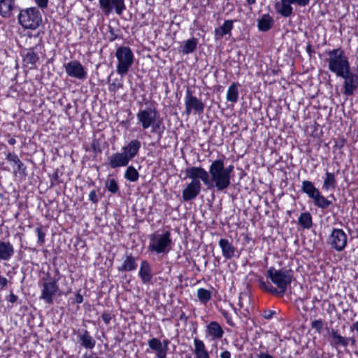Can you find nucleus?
Instances as JSON below:
<instances>
[{"label": "nucleus", "mask_w": 358, "mask_h": 358, "mask_svg": "<svg viewBox=\"0 0 358 358\" xmlns=\"http://www.w3.org/2000/svg\"><path fill=\"white\" fill-rule=\"evenodd\" d=\"M234 169L233 165L226 167L224 159H217L210 164L208 171L201 166L195 168L196 174L194 176L199 177L208 189H215L222 192L230 186Z\"/></svg>", "instance_id": "nucleus-1"}, {"label": "nucleus", "mask_w": 358, "mask_h": 358, "mask_svg": "<svg viewBox=\"0 0 358 358\" xmlns=\"http://www.w3.org/2000/svg\"><path fill=\"white\" fill-rule=\"evenodd\" d=\"M267 276L271 282L277 286L273 287L269 283L264 282H261V287L272 294H278L280 296L284 295L287 291V287L291 284L292 275L290 271L286 269L278 270L273 267H271L267 270Z\"/></svg>", "instance_id": "nucleus-2"}, {"label": "nucleus", "mask_w": 358, "mask_h": 358, "mask_svg": "<svg viewBox=\"0 0 358 358\" xmlns=\"http://www.w3.org/2000/svg\"><path fill=\"white\" fill-rule=\"evenodd\" d=\"M141 143L138 139L131 140L122 148L121 152H115L108 159V164L112 169L127 166L129 162L138 155Z\"/></svg>", "instance_id": "nucleus-3"}, {"label": "nucleus", "mask_w": 358, "mask_h": 358, "mask_svg": "<svg viewBox=\"0 0 358 358\" xmlns=\"http://www.w3.org/2000/svg\"><path fill=\"white\" fill-rule=\"evenodd\" d=\"M138 124L144 130L150 128L152 133L162 134L165 127L163 119L155 108L141 109L136 113Z\"/></svg>", "instance_id": "nucleus-4"}, {"label": "nucleus", "mask_w": 358, "mask_h": 358, "mask_svg": "<svg viewBox=\"0 0 358 358\" xmlns=\"http://www.w3.org/2000/svg\"><path fill=\"white\" fill-rule=\"evenodd\" d=\"M327 55L328 69L337 76H342L343 72L350 70L348 57L341 48L329 50Z\"/></svg>", "instance_id": "nucleus-5"}, {"label": "nucleus", "mask_w": 358, "mask_h": 358, "mask_svg": "<svg viewBox=\"0 0 358 358\" xmlns=\"http://www.w3.org/2000/svg\"><path fill=\"white\" fill-rule=\"evenodd\" d=\"M171 234L169 231H155L150 236L148 250L156 254H167L171 249Z\"/></svg>", "instance_id": "nucleus-6"}, {"label": "nucleus", "mask_w": 358, "mask_h": 358, "mask_svg": "<svg viewBox=\"0 0 358 358\" xmlns=\"http://www.w3.org/2000/svg\"><path fill=\"white\" fill-rule=\"evenodd\" d=\"M117 59L116 72L121 77L125 76L134 62V55L129 47L120 46L115 52Z\"/></svg>", "instance_id": "nucleus-7"}, {"label": "nucleus", "mask_w": 358, "mask_h": 358, "mask_svg": "<svg viewBox=\"0 0 358 358\" xmlns=\"http://www.w3.org/2000/svg\"><path fill=\"white\" fill-rule=\"evenodd\" d=\"M18 22L24 28L35 29L39 27L41 21V14L38 8L30 7L22 9L18 15Z\"/></svg>", "instance_id": "nucleus-8"}, {"label": "nucleus", "mask_w": 358, "mask_h": 358, "mask_svg": "<svg viewBox=\"0 0 358 358\" xmlns=\"http://www.w3.org/2000/svg\"><path fill=\"white\" fill-rule=\"evenodd\" d=\"M195 168H200V166H191L185 169V178L192 179V181L187 185L186 187L182 191V199L185 201L194 199L199 195L201 189L199 177H194V176L196 174L194 170Z\"/></svg>", "instance_id": "nucleus-9"}, {"label": "nucleus", "mask_w": 358, "mask_h": 358, "mask_svg": "<svg viewBox=\"0 0 358 358\" xmlns=\"http://www.w3.org/2000/svg\"><path fill=\"white\" fill-rule=\"evenodd\" d=\"M301 189L309 198L313 200L315 206L322 209H326L331 204V201L325 198L312 182L308 180L303 181Z\"/></svg>", "instance_id": "nucleus-10"}, {"label": "nucleus", "mask_w": 358, "mask_h": 358, "mask_svg": "<svg viewBox=\"0 0 358 358\" xmlns=\"http://www.w3.org/2000/svg\"><path fill=\"white\" fill-rule=\"evenodd\" d=\"M42 289L41 299H43L46 303L50 304L53 301V297L59 292L57 280L48 275L41 280Z\"/></svg>", "instance_id": "nucleus-11"}, {"label": "nucleus", "mask_w": 358, "mask_h": 358, "mask_svg": "<svg viewBox=\"0 0 358 358\" xmlns=\"http://www.w3.org/2000/svg\"><path fill=\"white\" fill-rule=\"evenodd\" d=\"M327 243L337 252L343 251L348 243V236L341 229H333L327 240Z\"/></svg>", "instance_id": "nucleus-12"}, {"label": "nucleus", "mask_w": 358, "mask_h": 358, "mask_svg": "<svg viewBox=\"0 0 358 358\" xmlns=\"http://www.w3.org/2000/svg\"><path fill=\"white\" fill-rule=\"evenodd\" d=\"M99 7L102 12L108 15L113 10L120 15L126 10L124 0H99Z\"/></svg>", "instance_id": "nucleus-13"}, {"label": "nucleus", "mask_w": 358, "mask_h": 358, "mask_svg": "<svg viewBox=\"0 0 358 358\" xmlns=\"http://www.w3.org/2000/svg\"><path fill=\"white\" fill-rule=\"evenodd\" d=\"M344 79L343 93L346 96L352 95L358 87V66L357 73H352L350 70L343 72L342 76H338Z\"/></svg>", "instance_id": "nucleus-14"}, {"label": "nucleus", "mask_w": 358, "mask_h": 358, "mask_svg": "<svg viewBox=\"0 0 358 358\" xmlns=\"http://www.w3.org/2000/svg\"><path fill=\"white\" fill-rule=\"evenodd\" d=\"M66 74L78 80H85L87 73L84 66L77 60L71 61L64 65Z\"/></svg>", "instance_id": "nucleus-15"}, {"label": "nucleus", "mask_w": 358, "mask_h": 358, "mask_svg": "<svg viewBox=\"0 0 358 358\" xmlns=\"http://www.w3.org/2000/svg\"><path fill=\"white\" fill-rule=\"evenodd\" d=\"M185 113L189 115L192 111L201 113L204 109V103L195 96H193L189 90L186 92L185 98Z\"/></svg>", "instance_id": "nucleus-16"}, {"label": "nucleus", "mask_w": 358, "mask_h": 358, "mask_svg": "<svg viewBox=\"0 0 358 358\" xmlns=\"http://www.w3.org/2000/svg\"><path fill=\"white\" fill-rule=\"evenodd\" d=\"M205 335L209 341H217L223 337L224 330L218 322L212 321L206 326Z\"/></svg>", "instance_id": "nucleus-17"}, {"label": "nucleus", "mask_w": 358, "mask_h": 358, "mask_svg": "<svg viewBox=\"0 0 358 358\" xmlns=\"http://www.w3.org/2000/svg\"><path fill=\"white\" fill-rule=\"evenodd\" d=\"M292 0H280L275 3V9L278 14L284 17H288L292 15L293 13V8L292 5L293 2Z\"/></svg>", "instance_id": "nucleus-18"}, {"label": "nucleus", "mask_w": 358, "mask_h": 358, "mask_svg": "<svg viewBox=\"0 0 358 358\" xmlns=\"http://www.w3.org/2000/svg\"><path fill=\"white\" fill-rule=\"evenodd\" d=\"M193 354L194 358H210L204 342L198 337L194 338Z\"/></svg>", "instance_id": "nucleus-19"}, {"label": "nucleus", "mask_w": 358, "mask_h": 358, "mask_svg": "<svg viewBox=\"0 0 358 358\" xmlns=\"http://www.w3.org/2000/svg\"><path fill=\"white\" fill-rule=\"evenodd\" d=\"M22 57L23 63L30 69L34 68L39 59V57L34 48H29L22 51Z\"/></svg>", "instance_id": "nucleus-20"}, {"label": "nucleus", "mask_w": 358, "mask_h": 358, "mask_svg": "<svg viewBox=\"0 0 358 358\" xmlns=\"http://www.w3.org/2000/svg\"><path fill=\"white\" fill-rule=\"evenodd\" d=\"M219 246L222 250V254L225 259H230L236 256V248L232 243L226 238H221L219 241Z\"/></svg>", "instance_id": "nucleus-21"}, {"label": "nucleus", "mask_w": 358, "mask_h": 358, "mask_svg": "<svg viewBox=\"0 0 358 358\" xmlns=\"http://www.w3.org/2000/svg\"><path fill=\"white\" fill-rule=\"evenodd\" d=\"M148 344L149 348L156 353L157 358H166V347L162 346V343L159 339L152 338L148 341Z\"/></svg>", "instance_id": "nucleus-22"}, {"label": "nucleus", "mask_w": 358, "mask_h": 358, "mask_svg": "<svg viewBox=\"0 0 358 358\" xmlns=\"http://www.w3.org/2000/svg\"><path fill=\"white\" fill-rule=\"evenodd\" d=\"M234 28V21L231 20H225L223 24L215 29V39L219 41L225 35H231V30Z\"/></svg>", "instance_id": "nucleus-23"}, {"label": "nucleus", "mask_w": 358, "mask_h": 358, "mask_svg": "<svg viewBox=\"0 0 358 358\" xmlns=\"http://www.w3.org/2000/svg\"><path fill=\"white\" fill-rule=\"evenodd\" d=\"M13 245L8 241H0V259L9 260L14 255Z\"/></svg>", "instance_id": "nucleus-24"}, {"label": "nucleus", "mask_w": 358, "mask_h": 358, "mask_svg": "<svg viewBox=\"0 0 358 358\" xmlns=\"http://www.w3.org/2000/svg\"><path fill=\"white\" fill-rule=\"evenodd\" d=\"M274 24V20L269 14H264L257 21V27L259 31L266 32L269 31Z\"/></svg>", "instance_id": "nucleus-25"}, {"label": "nucleus", "mask_w": 358, "mask_h": 358, "mask_svg": "<svg viewBox=\"0 0 358 358\" xmlns=\"http://www.w3.org/2000/svg\"><path fill=\"white\" fill-rule=\"evenodd\" d=\"M138 275L143 283L150 282L152 278L150 264L143 260L141 263Z\"/></svg>", "instance_id": "nucleus-26"}, {"label": "nucleus", "mask_w": 358, "mask_h": 358, "mask_svg": "<svg viewBox=\"0 0 358 358\" xmlns=\"http://www.w3.org/2000/svg\"><path fill=\"white\" fill-rule=\"evenodd\" d=\"M15 8L14 0H0V15L8 18L12 15Z\"/></svg>", "instance_id": "nucleus-27"}, {"label": "nucleus", "mask_w": 358, "mask_h": 358, "mask_svg": "<svg viewBox=\"0 0 358 358\" xmlns=\"http://www.w3.org/2000/svg\"><path fill=\"white\" fill-rule=\"evenodd\" d=\"M137 268L136 258L133 257L131 254L127 255L122 265L118 267V271L121 272L132 271Z\"/></svg>", "instance_id": "nucleus-28"}, {"label": "nucleus", "mask_w": 358, "mask_h": 358, "mask_svg": "<svg viewBox=\"0 0 358 358\" xmlns=\"http://www.w3.org/2000/svg\"><path fill=\"white\" fill-rule=\"evenodd\" d=\"M79 340L82 346L87 349H93L96 345L95 339L90 334L87 330L83 331L82 334L78 335Z\"/></svg>", "instance_id": "nucleus-29"}, {"label": "nucleus", "mask_w": 358, "mask_h": 358, "mask_svg": "<svg viewBox=\"0 0 358 358\" xmlns=\"http://www.w3.org/2000/svg\"><path fill=\"white\" fill-rule=\"evenodd\" d=\"M238 83H233L228 88L227 92V100L231 103L237 102L238 99Z\"/></svg>", "instance_id": "nucleus-30"}, {"label": "nucleus", "mask_w": 358, "mask_h": 358, "mask_svg": "<svg viewBox=\"0 0 358 358\" xmlns=\"http://www.w3.org/2000/svg\"><path fill=\"white\" fill-rule=\"evenodd\" d=\"M330 336L332 339V345L347 347L349 345V339L340 335L337 331L331 330Z\"/></svg>", "instance_id": "nucleus-31"}, {"label": "nucleus", "mask_w": 358, "mask_h": 358, "mask_svg": "<svg viewBox=\"0 0 358 358\" xmlns=\"http://www.w3.org/2000/svg\"><path fill=\"white\" fill-rule=\"evenodd\" d=\"M336 186V180L335 175L333 173L329 171L325 172V177L322 185V189L324 190H329L334 189Z\"/></svg>", "instance_id": "nucleus-32"}, {"label": "nucleus", "mask_w": 358, "mask_h": 358, "mask_svg": "<svg viewBox=\"0 0 358 358\" xmlns=\"http://www.w3.org/2000/svg\"><path fill=\"white\" fill-rule=\"evenodd\" d=\"M197 46V40L195 38L188 39L183 43L181 52L183 54H190L193 52Z\"/></svg>", "instance_id": "nucleus-33"}, {"label": "nucleus", "mask_w": 358, "mask_h": 358, "mask_svg": "<svg viewBox=\"0 0 358 358\" xmlns=\"http://www.w3.org/2000/svg\"><path fill=\"white\" fill-rule=\"evenodd\" d=\"M299 224L304 229H310L313 224L312 216L310 213H302L298 220Z\"/></svg>", "instance_id": "nucleus-34"}, {"label": "nucleus", "mask_w": 358, "mask_h": 358, "mask_svg": "<svg viewBox=\"0 0 358 358\" xmlns=\"http://www.w3.org/2000/svg\"><path fill=\"white\" fill-rule=\"evenodd\" d=\"M196 296L199 301L203 304H206L212 297L211 292L204 288L197 289Z\"/></svg>", "instance_id": "nucleus-35"}, {"label": "nucleus", "mask_w": 358, "mask_h": 358, "mask_svg": "<svg viewBox=\"0 0 358 358\" xmlns=\"http://www.w3.org/2000/svg\"><path fill=\"white\" fill-rule=\"evenodd\" d=\"M124 178L131 182H136L139 178V173L135 167L129 166L125 171Z\"/></svg>", "instance_id": "nucleus-36"}, {"label": "nucleus", "mask_w": 358, "mask_h": 358, "mask_svg": "<svg viewBox=\"0 0 358 358\" xmlns=\"http://www.w3.org/2000/svg\"><path fill=\"white\" fill-rule=\"evenodd\" d=\"M35 231L38 236L37 243L41 246L43 245L45 241V237L46 236V230L43 228V227L40 226L36 227Z\"/></svg>", "instance_id": "nucleus-37"}, {"label": "nucleus", "mask_w": 358, "mask_h": 358, "mask_svg": "<svg viewBox=\"0 0 358 358\" xmlns=\"http://www.w3.org/2000/svg\"><path fill=\"white\" fill-rule=\"evenodd\" d=\"M106 187L111 193H116L119 190V187L114 179L109 180L106 184Z\"/></svg>", "instance_id": "nucleus-38"}, {"label": "nucleus", "mask_w": 358, "mask_h": 358, "mask_svg": "<svg viewBox=\"0 0 358 358\" xmlns=\"http://www.w3.org/2000/svg\"><path fill=\"white\" fill-rule=\"evenodd\" d=\"M123 86L122 82L118 81L117 79H115L112 83H109L108 90L110 92H115L117 90L122 88Z\"/></svg>", "instance_id": "nucleus-39"}, {"label": "nucleus", "mask_w": 358, "mask_h": 358, "mask_svg": "<svg viewBox=\"0 0 358 358\" xmlns=\"http://www.w3.org/2000/svg\"><path fill=\"white\" fill-rule=\"evenodd\" d=\"M311 327L315 329L318 333H321L323 329V322L321 320H315L312 322Z\"/></svg>", "instance_id": "nucleus-40"}, {"label": "nucleus", "mask_w": 358, "mask_h": 358, "mask_svg": "<svg viewBox=\"0 0 358 358\" xmlns=\"http://www.w3.org/2000/svg\"><path fill=\"white\" fill-rule=\"evenodd\" d=\"M222 315L225 318L227 323L229 326H231L232 327H234L235 326V323L233 321L232 315L230 313L224 310V311H222Z\"/></svg>", "instance_id": "nucleus-41"}, {"label": "nucleus", "mask_w": 358, "mask_h": 358, "mask_svg": "<svg viewBox=\"0 0 358 358\" xmlns=\"http://www.w3.org/2000/svg\"><path fill=\"white\" fill-rule=\"evenodd\" d=\"M6 159L10 162H13L15 164L20 162V159L15 153H8L6 156Z\"/></svg>", "instance_id": "nucleus-42"}, {"label": "nucleus", "mask_w": 358, "mask_h": 358, "mask_svg": "<svg viewBox=\"0 0 358 358\" xmlns=\"http://www.w3.org/2000/svg\"><path fill=\"white\" fill-rule=\"evenodd\" d=\"M345 142L346 140L344 138L336 140L335 141L334 148L338 150H341L344 147Z\"/></svg>", "instance_id": "nucleus-43"}, {"label": "nucleus", "mask_w": 358, "mask_h": 358, "mask_svg": "<svg viewBox=\"0 0 358 358\" xmlns=\"http://www.w3.org/2000/svg\"><path fill=\"white\" fill-rule=\"evenodd\" d=\"M36 4L42 10L47 8L48 0H34Z\"/></svg>", "instance_id": "nucleus-44"}, {"label": "nucleus", "mask_w": 358, "mask_h": 358, "mask_svg": "<svg viewBox=\"0 0 358 358\" xmlns=\"http://www.w3.org/2000/svg\"><path fill=\"white\" fill-rule=\"evenodd\" d=\"M244 300L250 301L249 296L245 294H241L238 298V306L240 308H244Z\"/></svg>", "instance_id": "nucleus-45"}, {"label": "nucleus", "mask_w": 358, "mask_h": 358, "mask_svg": "<svg viewBox=\"0 0 358 358\" xmlns=\"http://www.w3.org/2000/svg\"><path fill=\"white\" fill-rule=\"evenodd\" d=\"M293 4L297 5L300 7H305L308 6L310 0H292Z\"/></svg>", "instance_id": "nucleus-46"}, {"label": "nucleus", "mask_w": 358, "mask_h": 358, "mask_svg": "<svg viewBox=\"0 0 358 358\" xmlns=\"http://www.w3.org/2000/svg\"><path fill=\"white\" fill-rule=\"evenodd\" d=\"M275 314V311L271 310H266L263 312V317L266 320H270L273 317V315Z\"/></svg>", "instance_id": "nucleus-47"}, {"label": "nucleus", "mask_w": 358, "mask_h": 358, "mask_svg": "<svg viewBox=\"0 0 358 358\" xmlns=\"http://www.w3.org/2000/svg\"><path fill=\"white\" fill-rule=\"evenodd\" d=\"M101 317L106 324H109L112 319L111 315L108 313H103Z\"/></svg>", "instance_id": "nucleus-48"}, {"label": "nucleus", "mask_w": 358, "mask_h": 358, "mask_svg": "<svg viewBox=\"0 0 358 358\" xmlns=\"http://www.w3.org/2000/svg\"><path fill=\"white\" fill-rule=\"evenodd\" d=\"M89 199L94 203H97L98 201V199H97V195H96V193L95 192V190H92L90 192V194H89Z\"/></svg>", "instance_id": "nucleus-49"}, {"label": "nucleus", "mask_w": 358, "mask_h": 358, "mask_svg": "<svg viewBox=\"0 0 358 358\" xmlns=\"http://www.w3.org/2000/svg\"><path fill=\"white\" fill-rule=\"evenodd\" d=\"M8 280L5 277L0 276V287L3 289L7 285Z\"/></svg>", "instance_id": "nucleus-50"}, {"label": "nucleus", "mask_w": 358, "mask_h": 358, "mask_svg": "<svg viewBox=\"0 0 358 358\" xmlns=\"http://www.w3.org/2000/svg\"><path fill=\"white\" fill-rule=\"evenodd\" d=\"M17 300V296L16 295H15L13 293H10V294L9 295V297H8V301L12 303H14L16 302Z\"/></svg>", "instance_id": "nucleus-51"}, {"label": "nucleus", "mask_w": 358, "mask_h": 358, "mask_svg": "<svg viewBox=\"0 0 358 358\" xmlns=\"http://www.w3.org/2000/svg\"><path fill=\"white\" fill-rule=\"evenodd\" d=\"M257 358H274V357L268 353L261 352L257 355Z\"/></svg>", "instance_id": "nucleus-52"}, {"label": "nucleus", "mask_w": 358, "mask_h": 358, "mask_svg": "<svg viewBox=\"0 0 358 358\" xmlns=\"http://www.w3.org/2000/svg\"><path fill=\"white\" fill-rule=\"evenodd\" d=\"M350 329L352 331H356V333L358 334V320L352 323V324L350 327Z\"/></svg>", "instance_id": "nucleus-53"}, {"label": "nucleus", "mask_w": 358, "mask_h": 358, "mask_svg": "<svg viewBox=\"0 0 358 358\" xmlns=\"http://www.w3.org/2000/svg\"><path fill=\"white\" fill-rule=\"evenodd\" d=\"M220 358H231V353L228 350H224L220 354Z\"/></svg>", "instance_id": "nucleus-54"}, {"label": "nucleus", "mask_w": 358, "mask_h": 358, "mask_svg": "<svg viewBox=\"0 0 358 358\" xmlns=\"http://www.w3.org/2000/svg\"><path fill=\"white\" fill-rule=\"evenodd\" d=\"M75 299L77 303H81L83 301V297L79 293L76 294Z\"/></svg>", "instance_id": "nucleus-55"}, {"label": "nucleus", "mask_w": 358, "mask_h": 358, "mask_svg": "<svg viewBox=\"0 0 358 358\" xmlns=\"http://www.w3.org/2000/svg\"><path fill=\"white\" fill-rule=\"evenodd\" d=\"M162 343V346L166 347V352H168L169 350V341L167 339H164Z\"/></svg>", "instance_id": "nucleus-56"}, {"label": "nucleus", "mask_w": 358, "mask_h": 358, "mask_svg": "<svg viewBox=\"0 0 358 358\" xmlns=\"http://www.w3.org/2000/svg\"><path fill=\"white\" fill-rule=\"evenodd\" d=\"M16 165L17 166L18 171H21L22 169H24V164L20 160V162L17 163Z\"/></svg>", "instance_id": "nucleus-57"}, {"label": "nucleus", "mask_w": 358, "mask_h": 358, "mask_svg": "<svg viewBox=\"0 0 358 358\" xmlns=\"http://www.w3.org/2000/svg\"><path fill=\"white\" fill-rule=\"evenodd\" d=\"M10 145H15L16 143V140L14 138H11L8 141Z\"/></svg>", "instance_id": "nucleus-58"}, {"label": "nucleus", "mask_w": 358, "mask_h": 358, "mask_svg": "<svg viewBox=\"0 0 358 358\" xmlns=\"http://www.w3.org/2000/svg\"><path fill=\"white\" fill-rule=\"evenodd\" d=\"M257 0H246L248 5L252 6L256 3Z\"/></svg>", "instance_id": "nucleus-59"}, {"label": "nucleus", "mask_w": 358, "mask_h": 358, "mask_svg": "<svg viewBox=\"0 0 358 358\" xmlns=\"http://www.w3.org/2000/svg\"><path fill=\"white\" fill-rule=\"evenodd\" d=\"M348 339H349V343L350 342L352 345H354L356 342L355 339L353 338H348Z\"/></svg>", "instance_id": "nucleus-60"}, {"label": "nucleus", "mask_w": 358, "mask_h": 358, "mask_svg": "<svg viewBox=\"0 0 358 358\" xmlns=\"http://www.w3.org/2000/svg\"><path fill=\"white\" fill-rule=\"evenodd\" d=\"M187 358H190V357H187Z\"/></svg>", "instance_id": "nucleus-61"}]
</instances>
